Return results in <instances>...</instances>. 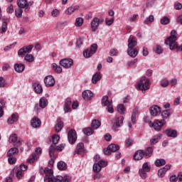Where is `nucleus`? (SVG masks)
<instances>
[{"label":"nucleus","mask_w":182,"mask_h":182,"mask_svg":"<svg viewBox=\"0 0 182 182\" xmlns=\"http://www.w3.org/2000/svg\"><path fill=\"white\" fill-rule=\"evenodd\" d=\"M62 129H63V122L60 119H58L57 124L55 128L56 133H59Z\"/></svg>","instance_id":"nucleus-33"},{"label":"nucleus","mask_w":182,"mask_h":182,"mask_svg":"<svg viewBox=\"0 0 182 182\" xmlns=\"http://www.w3.org/2000/svg\"><path fill=\"white\" fill-rule=\"evenodd\" d=\"M124 120V117L123 116H120L117 117L113 121L112 129L113 130H117L119 127H122L123 126V121Z\"/></svg>","instance_id":"nucleus-10"},{"label":"nucleus","mask_w":182,"mask_h":182,"mask_svg":"<svg viewBox=\"0 0 182 182\" xmlns=\"http://www.w3.org/2000/svg\"><path fill=\"white\" fill-rule=\"evenodd\" d=\"M149 112L151 116H159L161 113V108L157 105H154L150 108Z\"/></svg>","instance_id":"nucleus-15"},{"label":"nucleus","mask_w":182,"mask_h":182,"mask_svg":"<svg viewBox=\"0 0 182 182\" xmlns=\"http://www.w3.org/2000/svg\"><path fill=\"white\" fill-rule=\"evenodd\" d=\"M102 106L105 107V110L109 113H114V109L113 108V101H109V97L104 96L102 99Z\"/></svg>","instance_id":"nucleus-4"},{"label":"nucleus","mask_w":182,"mask_h":182,"mask_svg":"<svg viewBox=\"0 0 182 182\" xmlns=\"http://www.w3.org/2000/svg\"><path fill=\"white\" fill-rule=\"evenodd\" d=\"M160 139H161V134H159L155 135L150 140L151 144H156L159 143V140H160Z\"/></svg>","instance_id":"nucleus-38"},{"label":"nucleus","mask_w":182,"mask_h":182,"mask_svg":"<svg viewBox=\"0 0 182 182\" xmlns=\"http://www.w3.org/2000/svg\"><path fill=\"white\" fill-rule=\"evenodd\" d=\"M39 106L41 109H45L48 106V100L46 97H41L39 101Z\"/></svg>","instance_id":"nucleus-35"},{"label":"nucleus","mask_w":182,"mask_h":182,"mask_svg":"<svg viewBox=\"0 0 182 182\" xmlns=\"http://www.w3.org/2000/svg\"><path fill=\"white\" fill-rule=\"evenodd\" d=\"M144 151L145 159H150V157L153 156V151H154V149L151 146H148Z\"/></svg>","instance_id":"nucleus-24"},{"label":"nucleus","mask_w":182,"mask_h":182,"mask_svg":"<svg viewBox=\"0 0 182 182\" xmlns=\"http://www.w3.org/2000/svg\"><path fill=\"white\" fill-rule=\"evenodd\" d=\"M83 22H84L83 18L77 17L75 19V26L77 27H80V26H82V25H83Z\"/></svg>","instance_id":"nucleus-45"},{"label":"nucleus","mask_w":182,"mask_h":182,"mask_svg":"<svg viewBox=\"0 0 182 182\" xmlns=\"http://www.w3.org/2000/svg\"><path fill=\"white\" fill-rule=\"evenodd\" d=\"M60 12L59 10L58 9H54L52 12H51V15L52 16H53V18H56L58 17V16L59 15Z\"/></svg>","instance_id":"nucleus-63"},{"label":"nucleus","mask_w":182,"mask_h":182,"mask_svg":"<svg viewBox=\"0 0 182 182\" xmlns=\"http://www.w3.org/2000/svg\"><path fill=\"white\" fill-rule=\"evenodd\" d=\"M117 112L120 114H124V112H126V107L123 105V104H119L117 105Z\"/></svg>","instance_id":"nucleus-43"},{"label":"nucleus","mask_w":182,"mask_h":182,"mask_svg":"<svg viewBox=\"0 0 182 182\" xmlns=\"http://www.w3.org/2000/svg\"><path fill=\"white\" fill-rule=\"evenodd\" d=\"M31 124L32 127H33L34 129H37V127H41V120L39 119V118L34 117L31 120Z\"/></svg>","instance_id":"nucleus-22"},{"label":"nucleus","mask_w":182,"mask_h":182,"mask_svg":"<svg viewBox=\"0 0 182 182\" xmlns=\"http://www.w3.org/2000/svg\"><path fill=\"white\" fill-rule=\"evenodd\" d=\"M165 43L168 45L171 50L178 49V50L182 52V46H177V31L176 30L171 31V36L165 41Z\"/></svg>","instance_id":"nucleus-2"},{"label":"nucleus","mask_w":182,"mask_h":182,"mask_svg":"<svg viewBox=\"0 0 182 182\" xmlns=\"http://www.w3.org/2000/svg\"><path fill=\"white\" fill-rule=\"evenodd\" d=\"M82 132L85 136H92V134H93V129L90 127L82 129Z\"/></svg>","instance_id":"nucleus-47"},{"label":"nucleus","mask_w":182,"mask_h":182,"mask_svg":"<svg viewBox=\"0 0 182 182\" xmlns=\"http://www.w3.org/2000/svg\"><path fill=\"white\" fill-rule=\"evenodd\" d=\"M82 45H83V39L80 38L77 41L76 46L77 48H81Z\"/></svg>","instance_id":"nucleus-64"},{"label":"nucleus","mask_w":182,"mask_h":182,"mask_svg":"<svg viewBox=\"0 0 182 182\" xmlns=\"http://www.w3.org/2000/svg\"><path fill=\"white\" fill-rule=\"evenodd\" d=\"M109 150L111 151V153H114L117 151V150L120 149V146L119 145L114 144H111L108 146Z\"/></svg>","instance_id":"nucleus-37"},{"label":"nucleus","mask_w":182,"mask_h":182,"mask_svg":"<svg viewBox=\"0 0 182 182\" xmlns=\"http://www.w3.org/2000/svg\"><path fill=\"white\" fill-rule=\"evenodd\" d=\"M23 13V10L22 8L19 7L15 10V15L16 18H22V14Z\"/></svg>","instance_id":"nucleus-50"},{"label":"nucleus","mask_w":182,"mask_h":182,"mask_svg":"<svg viewBox=\"0 0 182 182\" xmlns=\"http://www.w3.org/2000/svg\"><path fill=\"white\" fill-rule=\"evenodd\" d=\"M164 133L168 137H171V139H176V137L178 136L177 131L173 129H167L165 130Z\"/></svg>","instance_id":"nucleus-16"},{"label":"nucleus","mask_w":182,"mask_h":182,"mask_svg":"<svg viewBox=\"0 0 182 182\" xmlns=\"http://www.w3.org/2000/svg\"><path fill=\"white\" fill-rule=\"evenodd\" d=\"M7 122H8L9 124H12L15 123V122H18V117H16V114H13L11 115V117L8 119Z\"/></svg>","instance_id":"nucleus-44"},{"label":"nucleus","mask_w":182,"mask_h":182,"mask_svg":"<svg viewBox=\"0 0 182 182\" xmlns=\"http://www.w3.org/2000/svg\"><path fill=\"white\" fill-rule=\"evenodd\" d=\"M154 21V16L150 15L144 21V23L146 25H148V23H150V22H153Z\"/></svg>","instance_id":"nucleus-52"},{"label":"nucleus","mask_w":182,"mask_h":182,"mask_svg":"<svg viewBox=\"0 0 182 182\" xmlns=\"http://www.w3.org/2000/svg\"><path fill=\"white\" fill-rule=\"evenodd\" d=\"M118 54H119V50H117V49H112L109 51L110 56H117Z\"/></svg>","instance_id":"nucleus-59"},{"label":"nucleus","mask_w":182,"mask_h":182,"mask_svg":"<svg viewBox=\"0 0 182 182\" xmlns=\"http://www.w3.org/2000/svg\"><path fill=\"white\" fill-rule=\"evenodd\" d=\"M60 140V136L58 134H54L53 136V144H58L59 143V141Z\"/></svg>","instance_id":"nucleus-53"},{"label":"nucleus","mask_w":182,"mask_h":182,"mask_svg":"<svg viewBox=\"0 0 182 182\" xmlns=\"http://www.w3.org/2000/svg\"><path fill=\"white\" fill-rule=\"evenodd\" d=\"M39 159V156H36L35 154H33L29 159H27V163H30V164H33L36 160Z\"/></svg>","instance_id":"nucleus-39"},{"label":"nucleus","mask_w":182,"mask_h":182,"mask_svg":"<svg viewBox=\"0 0 182 182\" xmlns=\"http://www.w3.org/2000/svg\"><path fill=\"white\" fill-rule=\"evenodd\" d=\"M139 114V108H134L132 111V114L131 116V122L133 123V124H136V116Z\"/></svg>","instance_id":"nucleus-31"},{"label":"nucleus","mask_w":182,"mask_h":182,"mask_svg":"<svg viewBox=\"0 0 182 182\" xmlns=\"http://www.w3.org/2000/svg\"><path fill=\"white\" fill-rule=\"evenodd\" d=\"M32 49H33V46L32 45L24 46L18 50V55L19 56H25L26 53H31V52H32Z\"/></svg>","instance_id":"nucleus-13"},{"label":"nucleus","mask_w":182,"mask_h":182,"mask_svg":"<svg viewBox=\"0 0 182 182\" xmlns=\"http://www.w3.org/2000/svg\"><path fill=\"white\" fill-rule=\"evenodd\" d=\"M92 170L94 173H100V171H102V168L100 167V165L98 164V163H95L93 165Z\"/></svg>","instance_id":"nucleus-49"},{"label":"nucleus","mask_w":182,"mask_h":182,"mask_svg":"<svg viewBox=\"0 0 182 182\" xmlns=\"http://www.w3.org/2000/svg\"><path fill=\"white\" fill-rule=\"evenodd\" d=\"M134 46H137L136 37L130 36L128 39V49H134Z\"/></svg>","instance_id":"nucleus-17"},{"label":"nucleus","mask_w":182,"mask_h":182,"mask_svg":"<svg viewBox=\"0 0 182 182\" xmlns=\"http://www.w3.org/2000/svg\"><path fill=\"white\" fill-rule=\"evenodd\" d=\"M55 145H51L48 149L49 156L51 159L55 157Z\"/></svg>","instance_id":"nucleus-48"},{"label":"nucleus","mask_w":182,"mask_h":182,"mask_svg":"<svg viewBox=\"0 0 182 182\" xmlns=\"http://www.w3.org/2000/svg\"><path fill=\"white\" fill-rule=\"evenodd\" d=\"M53 70H55L56 73H62V67L58 65L57 63H53L51 65Z\"/></svg>","instance_id":"nucleus-40"},{"label":"nucleus","mask_w":182,"mask_h":182,"mask_svg":"<svg viewBox=\"0 0 182 182\" xmlns=\"http://www.w3.org/2000/svg\"><path fill=\"white\" fill-rule=\"evenodd\" d=\"M16 153H19V149L16 147H13L9 150L7 152L8 157H12V156H14V154H16Z\"/></svg>","instance_id":"nucleus-34"},{"label":"nucleus","mask_w":182,"mask_h":182,"mask_svg":"<svg viewBox=\"0 0 182 182\" xmlns=\"http://www.w3.org/2000/svg\"><path fill=\"white\" fill-rule=\"evenodd\" d=\"M57 167L58 168V170H66L68 168V165H66V163H65L64 161H60L58 162Z\"/></svg>","instance_id":"nucleus-41"},{"label":"nucleus","mask_w":182,"mask_h":182,"mask_svg":"<svg viewBox=\"0 0 182 182\" xmlns=\"http://www.w3.org/2000/svg\"><path fill=\"white\" fill-rule=\"evenodd\" d=\"M161 25H168L170 23V19L164 16L161 19Z\"/></svg>","instance_id":"nucleus-54"},{"label":"nucleus","mask_w":182,"mask_h":182,"mask_svg":"<svg viewBox=\"0 0 182 182\" xmlns=\"http://www.w3.org/2000/svg\"><path fill=\"white\" fill-rule=\"evenodd\" d=\"M154 52L157 53V55H161V53H163V48L160 46H156Z\"/></svg>","instance_id":"nucleus-55"},{"label":"nucleus","mask_w":182,"mask_h":182,"mask_svg":"<svg viewBox=\"0 0 182 182\" xmlns=\"http://www.w3.org/2000/svg\"><path fill=\"white\" fill-rule=\"evenodd\" d=\"M77 154H84L85 153V144L83 143H79L76 148Z\"/></svg>","instance_id":"nucleus-30"},{"label":"nucleus","mask_w":182,"mask_h":182,"mask_svg":"<svg viewBox=\"0 0 182 182\" xmlns=\"http://www.w3.org/2000/svg\"><path fill=\"white\" fill-rule=\"evenodd\" d=\"M44 83L46 87L55 86V78L52 75H48L44 78Z\"/></svg>","instance_id":"nucleus-14"},{"label":"nucleus","mask_w":182,"mask_h":182,"mask_svg":"<svg viewBox=\"0 0 182 182\" xmlns=\"http://www.w3.org/2000/svg\"><path fill=\"white\" fill-rule=\"evenodd\" d=\"M68 22L67 21L58 22L55 28L56 29H65L68 26Z\"/></svg>","instance_id":"nucleus-32"},{"label":"nucleus","mask_w":182,"mask_h":182,"mask_svg":"<svg viewBox=\"0 0 182 182\" xmlns=\"http://www.w3.org/2000/svg\"><path fill=\"white\" fill-rule=\"evenodd\" d=\"M60 65L65 69H70L73 66V60L71 58H64L60 61Z\"/></svg>","instance_id":"nucleus-11"},{"label":"nucleus","mask_w":182,"mask_h":182,"mask_svg":"<svg viewBox=\"0 0 182 182\" xmlns=\"http://www.w3.org/2000/svg\"><path fill=\"white\" fill-rule=\"evenodd\" d=\"M101 124L102 123L99 120L94 119L91 123V127H92V129H94L95 130H97V129H99V127H100Z\"/></svg>","instance_id":"nucleus-36"},{"label":"nucleus","mask_w":182,"mask_h":182,"mask_svg":"<svg viewBox=\"0 0 182 182\" xmlns=\"http://www.w3.org/2000/svg\"><path fill=\"white\" fill-rule=\"evenodd\" d=\"M9 143H12L16 147H19L23 141L21 139H18L16 134H13L9 136Z\"/></svg>","instance_id":"nucleus-8"},{"label":"nucleus","mask_w":182,"mask_h":182,"mask_svg":"<svg viewBox=\"0 0 182 182\" xmlns=\"http://www.w3.org/2000/svg\"><path fill=\"white\" fill-rule=\"evenodd\" d=\"M70 106H72V99H70V97H68L65 100V104H64L65 113H69V112H72V109H70Z\"/></svg>","instance_id":"nucleus-18"},{"label":"nucleus","mask_w":182,"mask_h":182,"mask_svg":"<svg viewBox=\"0 0 182 182\" xmlns=\"http://www.w3.org/2000/svg\"><path fill=\"white\" fill-rule=\"evenodd\" d=\"M14 171L16 173V177L18 178H21V177L23 176L22 171H20L18 168H14Z\"/></svg>","instance_id":"nucleus-57"},{"label":"nucleus","mask_w":182,"mask_h":182,"mask_svg":"<svg viewBox=\"0 0 182 182\" xmlns=\"http://www.w3.org/2000/svg\"><path fill=\"white\" fill-rule=\"evenodd\" d=\"M97 163L100 165L101 168H103L107 166V161H106L101 160V161H99Z\"/></svg>","instance_id":"nucleus-58"},{"label":"nucleus","mask_w":182,"mask_h":182,"mask_svg":"<svg viewBox=\"0 0 182 182\" xmlns=\"http://www.w3.org/2000/svg\"><path fill=\"white\" fill-rule=\"evenodd\" d=\"M127 54L131 58H136V56H137L139 54V51L137 50V48H128Z\"/></svg>","instance_id":"nucleus-28"},{"label":"nucleus","mask_w":182,"mask_h":182,"mask_svg":"<svg viewBox=\"0 0 182 182\" xmlns=\"http://www.w3.org/2000/svg\"><path fill=\"white\" fill-rule=\"evenodd\" d=\"M7 14H14V6L10 4L6 9Z\"/></svg>","instance_id":"nucleus-62"},{"label":"nucleus","mask_w":182,"mask_h":182,"mask_svg":"<svg viewBox=\"0 0 182 182\" xmlns=\"http://www.w3.org/2000/svg\"><path fill=\"white\" fill-rule=\"evenodd\" d=\"M166 124V120L165 119H161L159 121V119H156L153 122H149V127H154V130L156 132H160L161 130V128L164 124Z\"/></svg>","instance_id":"nucleus-5"},{"label":"nucleus","mask_w":182,"mask_h":182,"mask_svg":"<svg viewBox=\"0 0 182 182\" xmlns=\"http://www.w3.org/2000/svg\"><path fill=\"white\" fill-rule=\"evenodd\" d=\"M33 86L36 93L41 95V93L43 92V88L42 87V85L41 84L35 82Z\"/></svg>","instance_id":"nucleus-29"},{"label":"nucleus","mask_w":182,"mask_h":182,"mask_svg":"<svg viewBox=\"0 0 182 182\" xmlns=\"http://www.w3.org/2000/svg\"><path fill=\"white\" fill-rule=\"evenodd\" d=\"M18 33L20 35H26V33H28V29L23 28V27H21L20 28V30L18 31Z\"/></svg>","instance_id":"nucleus-61"},{"label":"nucleus","mask_w":182,"mask_h":182,"mask_svg":"<svg viewBox=\"0 0 182 182\" xmlns=\"http://www.w3.org/2000/svg\"><path fill=\"white\" fill-rule=\"evenodd\" d=\"M82 97L85 100H90L93 97V92L89 90H85L82 92Z\"/></svg>","instance_id":"nucleus-27"},{"label":"nucleus","mask_w":182,"mask_h":182,"mask_svg":"<svg viewBox=\"0 0 182 182\" xmlns=\"http://www.w3.org/2000/svg\"><path fill=\"white\" fill-rule=\"evenodd\" d=\"M171 114V111L170 109H166L161 112V116L164 119H168Z\"/></svg>","instance_id":"nucleus-42"},{"label":"nucleus","mask_w":182,"mask_h":182,"mask_svg":"<svg viewBox=\"0 0 182 182\" xmlns=\"http://www.w3.org/2000/svg\"><path fill=\"white\" fill-rule=\"evenodd\" d=\"M44 173H47V174L44 177V181L45 182H70V178L68 176H53L52 173H53V171L52 169L46 168L44 169Z\"/></svg>","instance_id":"nucleus-1"},{"label":"nucleus","mask_w":182,"mask_h":182,"mask_svg":"<svg viewBox=\"0 0 182 182\" xmlns=\"http://www.w3.org/2000/svg\"><path fill=\"white\" fill-rule=\"evenodd\" d=\"M14 70L17 72V73H22V72L25 70V65L22 63H16L14 65Z\"/></svg>","instance_id":"nucleus-25"},{"label":"nucleus","mask_w":182,"mask_h":182,"mask_svg":"<svg viewBox=\"0 0 182 182\" xmlns=\"http://www.w3.org/2000/svg\"><path fill=\"white\" fill-rule=\"evenodd\" d=\"M101 79L102 74L100 73V72H97L92 75V83H93V85H96V83H97Z\"/></svg>","instance_id":"nucleus-26"},{"label":"nucleus","mask_w":182,"mask_h":182,"mask_svg":"<svg viewBox=\"0 0 182 182\" xmlns=\"http://www.w3.org/2000/svg\"><path fill=\"white\" fill-rule=\"evenodd\" d=\"M150 171V166H149V164L147 162H145L141 168L139 170V174L141 178H142L143 180H146L147 177V173Z\"/></svg>","instance_id":"nucleus-7"},{"label":"nucleus","mask_w":182,"mask_h":182,"mask_svg":"<svg viewBox=\"0 0 182 182\" xmlns=\"http://www.w3.org/2000/svg\"><path fill=\"white\" fill-rule=\"evenodd\" d=\"M68 141L70 144H75L77 140V134L75 129H71L68 133Z\"/></svg>","instance_id":"nucleus-9"},{"label":"nucleus","mask_w":182,"mask_h":182,"mask_svg":"<svg viewBox=\"0 0 182 182\" xmlns=\"http://www.w3.org/2000/svg\"><path fill=\"white\" fill-rule=\"evenodd\" d=\"M150 80L146 77H142L136 85V89L141 90V92H146L150 89Z\"/></svg>","instance_id":"nucleus-3"},{"label":"nucleus","mask_w":182,"mask_h":182,"mask_svg":"<svg viewBox=\"0 0 182 182\" xmlns=\"http://www.w3.org/2000/svg\"><path fill=\"white\" fill-rule=\"evenodd\" d=\"M8 31V22L4 21L1 26V32L5 33Z\"/></svg>","instance_id":"nucleus-56"},{"label":"nucleus","mask_w":182,"mask_h":182,"mask_svg":"<svg viewBox=\"0 0 182 182\" xmlns=\"http://www.w3.org/2000/svg\"><path fill=\"white\" fill-rule=\"evenodd\" d=\"M96 50H97V44H92L90 48H87L84 53V58L87 59L93 56L95 53H96Z\"/></svg>","instance_id":"nucleus-6"},{"label":"nucleus","mask_w":182,"mask_h":182,"mask_svg":"<svg viewBox=\"0 0 182 182\" xmlns=\"http://www.w3.org/2000/svg\"><path fill=\"white\" fill-rule=\"evenodd\" d=\"M169 82H168V80H163L162 81H161V86L162 87H167V86H168V85H169Z\"/></svg>","instance_id":"nucleus-60"},{"label":"nucleus","mask_w":182,"mask_h":182,"mask_svg":"<svg viewBox=\"0 0 182 182\" xmlns=\"http://www.w3.org/2000/svg\"><path fill=\"white\" fill-rule=\"evenodd\" d=\"M171 168V165H166L164 168H161L158 171L159 177H164L166 172Z\"/></svg>","instance_id":"nucleus-23"},{"label":"nucleus","mask_w":182,"mask_h":182,"mask_svg":"<svg viewBox=\"0 0 182 182\" xmlns=\"http://www.w3.org/2000/svg\"><path fill=\"white\" fill-rule=\"evenodd\" d=\"M24 60L26 62L32 63L35 60V58H33V55H32L31 54H27L24 57Z\"/></svg>","instance_id":"nucleus-51"},{"label":"nucleus","mask_w":182,"mask_h":182,"mask_svg":"<svg viewBox=\"0 0 182 182\" xmlns=\"http://www.w3.org/2000/svg\"><path fill=\"white\" fill-rule=\"evenodd\" d=\"M79 9H80L79 5H72L66 9L65 14L67 15H72V14L76 12V11H79Z\"/></svg>","instance_id":"nucleus-20"},{"label":"nucleus","mask_w":182,"mask_h":182,"mask_svg":"<svg viewBox=\"0 0 182 182\" xmlns=\"http://www.w3.org/2000/svg\"><path fill=\"white\" fill-rule=\"evenodd\" d=\"M166 164V160L163 159H156L155 161V165L156 167H161V166H164Z\"/></svg>","instance_id":"nucleus-46"},{"label":"nucleus","mask_w":182,"mask_h":182,"mask_svg":"<svg viewBox=\"0 0 182 182\" xmlns=\"http://www.w3.org/2000/svg\"><path fill=\"white\" fill-rule=\"evenodd\" d=\"M144 157V150L139 149L134 155V160H142Z\"/></svg>","instance_id":"nucleus-21"},{"label":"nucleus","mask_w":182,"mask_h":182,"mask_svg":"<svg viewBox=\"0 0 182 182\" xmlns=\"http://www.w3.org/2000/svg\"><path fill=\"white\" fill-rule=\"evenodd\" d=\"M102 22H103V20H102V19L100 20L97 17L93 18V19L90 23L91 29H92V32H96V31H97V29H99V25H100V23H102Z\"/></svg>","instance_id":"nucleus-12"},{"label":"nucleus","mask_w":182,"mask_h":182,"mask_svg":"<svg viewBox=\"0 0 182 182\" xmlns=\"http://www.w3.org/2000/svg\"><path fill=\"white\" fill-rule=\"evenodd\" d=\"M17 5L19 8H26L25 12L29 11V4L26 0H17Z\"/></svg>","instance_id":"nucleus-19"}]
</instances>
